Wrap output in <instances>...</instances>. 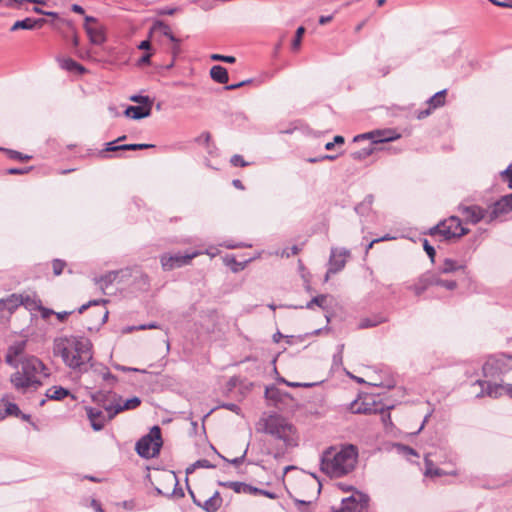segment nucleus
Masks as SVG:
<instances>
[{"instance_id": "f257e3e1", "label": "nucleus", "mask_w": 512, "mask_h": 512, "mask_svg": "<svg viewBox=\"0 0 512 512\" xmlns=\"http://www.w3.org/2000/svg\"><path fill=\"white\" fill-rule=\"evenodd\" d=\"M53 353L60 356L70 369L83 373L93 367L92 343L86 337L61 336L54 339Z\"/></svg>"}, {"instance_id": "f03ea898", "label": "nucleus", "mask_w": 512, "mask_h": 512, "mask_svg": "<svg viewBox=\"0 0 512 512\" xmlns=\"http://www.w3.org/2000/svg\"><path fill=\"white\" fill-rule=\"evenodd\" d=\"M358 459V449L352 444L329 447L321 455L322 472L330 477H342L352 472Z\"/></svg>"}, {"instance_id": "7ed1b4c3", "label": "nucleus", "mask_w": 512, "mask_h": 512, "mask_svg": "<svg viewBox=\"0 0 512 512\" xmlns=\"http://www.w3.org/2000/svg\"><path fill=\"white\" fill-rule=\"evenodd\" d=\"M17 368L10 380L14 388L21 393L37 390L42 385L41 379L50 375L49 369L35 356L21 357Z\"/></svg>"}, {"instance_id": "20e7f679", "label": "nucleus", "mask_w": 512, "mask_h": 512, "mask_svg": "<svg viewBox=\"0 0 512 512\" xmlns=\"http://www.w3.org/2000/svg\"><path fill=\"white\" fill-rule=\"evenodd\" d=\"M259 424L262 426L259 428V431L281 440L286 448L297 445L293 425L282 416L271 414L266 418H262Z\"/></svg>"}, {"instance_id": "39448f33", "label": "nucleus", "mask_w": 512, "mask_h": 512, "mask_svg": "<svg viewBox=\"0 0 512 512\" xmlns=\"http://www.w3.org/2000/svg\"><path fill=\"white\" fill-rule=\"evenodd\" d=\"M93 400L98 402L108 414V420L113 419L118 413L125 410H133L141 404L139 397H132L121 403L122 398L109 391H97L93 396Z\"/></svg>"}, {"instance_id": "423d86ee", "label": "nucleus", "mask_w": 512, "mask_h": 512, "mask_svg": "<svg viewBox=\"0 0 512 512\" xmlns=\"http://www.w3.org/2000/svg\"><path fill=\"white\" fill-rule=\"evenodd\" d=\"M162 444L161 429L153 426L147 435L136 442L135 450L140 457L149 459L159 454Z\"/></svg>"}, {"instance_id": "0eeeda50", "label": "nucleus", "mask_w": 512, "mask_h": 512, "mask_svg": "<svg viewBox=\"0 0 512 512\" xmlns=\"http://www.w3.org/2000/svg\"><path fill=\"white\" fill-rule=\"evenodd\" d=\"M468 233V229L462 226L460 218L456 216H451L448 219H445L439 222L436 226L432 227L429 230V234L441 235L445 240L450 238H459Z\"/></svg>"}, {"instance_id": "6e6552de", "label": "nucleus", "mask_w": 512, "mask_h": 512, "mask_svg": "<svg viewBox=\"0 0 512 512\" xmlns=\"http://www.w3.org/2000/svg\"><path fill=\"white\" fill-rule=\"evenodd\" d=\"M510 369H512V357L507 354L489 357L482 368L484 377L488 379H496Z\"/></svg>"}, {"instance_id": "1a4fd4ad", "label": "nucleus", "mask_w": 512, "mask_h": 512, "mask_svg": "<svg viewBox=\"0 0 512 512\" xmlns=\"http://www.w3.org/2000/svg\"><path fill=\"white\" fill-rule=\"evenodd\" d=\"M200 252L194 251L191 253L181 254V253H174V254H168L165 253L161 255L160 262L161 266L164 271H171L175 268H180L185 265H188L190 261L198 256Z\"/></svg>"}, {"instance_id": "9d476101", "label": "nucleus", "mask_w": 512, "mask_h": 512, "mask_svg": "<svg viewBox=\"0 0 512 512\" xmlns=\"http://www.w3.org/2000/svg\"><path fill=\"white\" fill-rule=\"evenodd\" d=\"M368 503V495L357 492L342 499L341 507L339 509H334V512H366Z\"/></svg>"}, {"instance_id": "9b49d317", "label": "nucleus", "mask_w": 512, "mask_h": 512, "mask_svg": "<svg viewBox=\"0 0 512 512\" xmlns=\"http://www.w3.org/2000/svg\"><path fill=\"white\" fill-rule=\"evenodd\" d=\"M84 29L92 44L101 45L105 42L106 37L104 27L96 18L92 16H86Z\"/></svg>"}, {"instance_id": "f8f14e48", "label": "nucleus", "mask_w": 512, "mask_h": 512, "mask_svg": "<svg viewBox=\"0 0 512 512\" xmlns=\"http://www.w3.org/2000/svg\"><path fill=\"white\" fill-rule=\"evenodd\" d=\"M369 138L372 140V144H380L385 142H390L397 140L400 138V134H398L394 130H378L372 131L365 134L358 135L354 138V141H359L360 139Z\"/></svg>"}, {"instance_id": "ddd939ff", "label": "nucleus", "mask_w": 512, "mask_h": 512, "mask_svg": "<svg viewBox=\"0 0 512 512\" xmlns=\"http://www.w3.org/2000/svg\"><path fill=\"white\" fill-rule=\"evenodd\" d=\"M350 256V251L346 248H332L329 257V272L338 273L346 265L347 258Z\"/></svg>"}, {"instance_id": "4468645a", "label": "nucleus", "mask_w": 512, "mask_h": 512, "mask_svg": "<svg viewBox=\"0 0 512 512\" xmlns=\"http://www.w3.org/2000/svg\"><path fill=\"white\" fill-rule=\"evenodd\" d=\"M124 139H126L125 135L119 137L118 139H116L114 141L106 143V148L100 152V155L102 157H106L107 152L126 151V150H143V149H148V148L154 147V145H152V144H144V143L143 144L142 143L141 144H121V145L117 144L119 141H122Z\"/></svg>"}, {"instance_id": "2eb2a0df", "label": "nucleus", "mask_w": 512, "mask_h": 512, "mask_svg": "<svg viewBox=\"0 0 512 512\" xmlns=\"http://www.w3.org/2000/svg\"><path fill=\"white\" fill-rule=\"evenodd\" d=\"M459 211L467 221L473 224H476L483 219L486 221L488 219V210L477 205L459 206Z\"/></svg>"}, {"instance_id": "dca6fc26", "label": "nucleus", "mask_w": 512, "mask_h": 512, "mask_svg": "<svg viewBox=\"0 0 512 512\" xmlns=\"http://www.w3.org/2000/svg\"><path fill=\"white\" fill-rule=\"evenodd\" d=\"M29 297H23L22 295L11 294L7 298L0 299V312L8 311L12 314L20 305H26Z\"/></svg>"}, {"instance_id": "f3484780", "label": "nucleus", "mask_w": 512, "mask_h": 512, "mask_svg": "<svg viewBox=\"0 0 512 512\" xmlns=\"http://www.w3.org/2000/svg\"><path fill=\"white\" fill-rule=\"evenodd\" d=\"M475 384L481 386V392L477 394V397L487 395L492 398H498L502 395L504 389L502 384L492 383L489 380H477Z\"/></svg>"}, {"instance_id": "a211bd4d", "label": "nucleus", "mask_w": 512, "mask_h": 512, "mask_svg": "<svg viewBox=\"0 0 512 512\" xmlns=\"http://www.w3.org/2000/svg\"><path fill=\"white\" fill-rule=\"evenodd\" d=\"M46 23L44 18H31L27 17L22 20L16 21L10 28V31H16L19 29L24 30H35L41 28Z\"/></svg>"}, {"instance_id": "6ab92c4d", "label": "nucleus", "mask_w": 512, "mask_h": 512, "mask_svg": "<svg viewBox=\"0 0 512 512\" xmlns=\"http://www.w3.org/2000/svg\"><path fill=\"white\" fill-rule=\"evenodd\" d=\"M25 346V341H20L11 345L8 348L7 354L5 356L6 363L9 364L10 366L18 367L19 361L17 360V358L24 353Z\"/></svg>"}, {"instance_id": "aec40b11", "label": "nucleus", "mask_w": 512, "mask_h": 512, "mask_svg": "<svg viewBox=\"0 0 512 512\" xmlns=\"http://www.w3.org/2000/svg\"><path fill=\"white\" fill-rule=\"evenodd\" d=\"M488 219L487 223H491L495 220H497L502 215H505L509 212H511L510 209H508V206L506 204V201H504V197L496 201L491 207L488 209Z\"/></svg>"}, {"instance_id": "412c9836", "label": "nucleus", "mask_w": 512, "mask_h": 512, "mask_svg": "<svg viewBox=\"0 0 512 512\" xmlns=\"http://www.w3.org/2000/svg\"><path fill=\"white\" fill-rule=\"evenodd\" d=\"M220 486L232 489L235 493L257 495L258 488L250 484L238 481L219 482Z\"/></svg>"}, {"instance_id": "4be33fe9", "label": "nucleus", "mask_w": 512, "mask_h": 512, "mask_svg": "<svg viewBox=\"0 0 512 512\" xmlns=\"http://www.w3.org/2000/svg\"><path fill=\"white\" fill-rule=\"evenodd\" d=\"M150 33L152 35L164 36L167 39H169L172 43L180 42V39L172 33L170 26L162 21H156L151 27Z\"/></svg>"}, {"instance_id": "5701e85b", "label": "nucleus", "mask_w": 512, "mask_h": 512, "mask_svg": "<svg viewBox=\"0 0 512 512\" xmlns=\"http://www.w3.org/2000/svg\"><path fill=\"white\" fill-rule=\"evenodd\" d=\"M87 416L91 422V427L93 428V430L100 431L104 428L106 423V417L103 411L97 408H88Z\"/></svg>"}, {"instance_id": "b1692460", "label": "nucleus", "mask_w": 512, "mask_h": 512, "mask_svg": "<svg viewBox=\"0 0 512 512\" xmlns=\"http://www.w3.org/2000/svg\"><path fill=\"white\" fill-rule=\"evenodd\" d=\"M430 286H432L431 273H425L421 275L417 281L408 286L417 296L423 294Z\"/></svg>"}, {"instance_id": "393cba45", "label": "nucleus", "mask_w": 512, "mask_h": 512, "mask_svg": "<svg viewBox=\"0 0 512 512\" xmlns=\"http://www.w3.org/2000/svg\"><path fill=\"white\" fill-rule=\"evenodd\" d=\"M152 107L150 106H128L124 114L135 120L143 119L151 115Z\"/></svg>"}, {"instance_id": "a878e982", "label": "nucleus", "mask_w": 512, "mask_h": 512, "mask_svg": "<svg viewBox=\"0 0 512 512\" xmlns=\"http://www.w3.org/2000/svg\"><path fill=\"white\" fill-rule=\"evenodd\" d=\"M222 505V498L220 493L216 491L211 497H209L204 503H202L201 508L206 512H216Z\"/></svg>"}, {"instance_id": "bb28decb", "label": "nucleus", "mask_w": 512, "mask_h": 512, "mask_svg": "<svg viewBox=\"0 0 512 512\" xmlns=\"http://www.w3.org/2000/svg\"><path fill=\"white\" fill-rule=\"evenodd\" d=\"M60 67L69 72H74L77 74H82L85 72V68L71 58H62L59 59Z\"/></svg>"}, {"instance_id": "cd10ccee", "label": "nucleus", "mask_w": 512, "mask_h": 512, "mask_svg": "<svg viewBox=\"0 0 512 512\" xmlns=\"http://www.w3.org/2000/svg\"><path fill=\"white\" fill-rule=\"evenodd\" d=\"M211 78L220 84H225L228 82V72L227 69L221 65H215L210 70Z\"/></svg>"}, {"instance_id": "c85d7f7f", "label": "nucleus", "mask_w": 512, "mask_h": 512, "mask_svg": "<svg viewBox=\"0 0 512 512\" xmlns=\"http://www.w3.org/2000/svg\"><path fill=\"white\" fill-rule=\"evenodd\" d=\"M386 321H387L386 317H384L382 315H374L372 317H367V318L361 319L358 324V328L359 329L372 328V327H376L379 324H382Z\"/></svg>"}, {"instance_id": "c756f323", "label": "nucleus", "mask_w": 512, "mask_h": 512, "mask_svg": "<svg viewBox=\"0 0 512 512\" xmlns=\"http://www.w3.org/2000/svg\"><path fill=\"white\" fill-rule=\"evenodd\" d=\"M447 90L443 89L437 93H435L433 96H431L427 100V104L432 110L437 109L439 107H442L445 105V96H446Z\"/></svg>"}, {"instance_id": "7c9ffc66", "label": "nucleus", "mask_w": 512, "mask_h": 512, "mask_svg": "<svg viewBox=\"0 0 512 512\" xmlns=\"http://www.w3.org/2000/svg\"><path fill=\"white\" fill-rule=\"evenodd\" d=\"M374 201L373 195L369 194L367 195L364 200L355 206L354 210L355 212L360 216H365L368 214V212L372 208V204Z\"/></svg>"}, {"instance_id": "2f4dec72", "label": "nucleus", "mask_w": 512, "mask_h": 512, "mask_svg": "<svg viewBox=\"0 0 512 512\" xmlns=\"http://www.w3.org/2000/svg\"><path fill=\"white\" fill-rule=\"evenodd\" d=\"M117 276L118 272L111 271L99 278H95V283L99 285L102 291H104L109 285H111L116 280Z\"/></svg>"}, {"instance_id": "473e14b6", "label": "nucleus", "mask_w": 512, "mask_h": 512, "mask_svg": "<svg viewBox=\"0 0 512 512\" xmlns=\"http://www.w3.org/2000/svg\"><path fill=\"white\" fill-rule=\"evenodd\" d=\"M69 391L63 387L54 386L46 391V397L52 400H62L68 396Z\"/></svg>"}, {"instance_id": "72a5a7b5", "label": "nucleus", "mask_w": 512, "mask_h": 512, "mask_svg": "<svg viewBox=\"0 0 512 512\" xmlns=\"http://www.w3.org/2000/svg\"><path fill=\"white\" fill-rule=\"evenodd\" d=\"M432 286L437 285L444 287L447 290H454L457 283L454 280H443L438 275L431 273Z\"/></svg>"}, {"instance_id": "f704fd0d", "label": "nucleus", "mask_w": 512, "mask_h": 512, "mask_svg": "<svg viewBox=\"0 0 512 512\" xmlns=\"http://www.w3.org/2000/svg\"><path fill=\"white\" fill-rule=\"evenodd\" d=\"M462 268L456 261L452 259H445L443 264L439 268L440 273L448 274Z\"/></svg>"}, {"instance_id": "c9c22d12", "label": "nucleus", "mask_w": 512, "mask_h": 512, "mask_svg": "<svg viewBox=\"0 0 512 512\" xmlns=\"http://www.w3.org/2000/svg\"><path fill=\"white\" fill-rule=\"evenodd\" d=\"M350 410L354 414H367L370 413L371 408L363 402L353 401L350 405Z\"/></svg>"}, {"instance_id": "e433bc0d", "label": "nucleus", "mask_w": 512, "mask_h": 512, "mask_svg": "<svg viewBox=\"0 0 512 512\" xmlns=\"http://www.w3.org/2000/svg\"><path fill=\"white\" fill-rule=\"evenodd\" d=\"M327 295L321 294L313 297L305 306L307 309H312L314 305L319 306L322 309H325L324 303L326 302Z\"/></svg>"}, {"instance_id": "4c0bfd02", "label": "nucleus", "mask_w": 512, "mask_h": 512, "mask_svg": "<svg viewBox=\"0 0 512 512\" xmlns=\"http://www.w3.org/2000/svg\"><path fill=\"white\" fill-rule=\"evenodd\" d=\"M215 466L210 463L207 459H200L194 462L190 467L186 469V473H192L197 468H214Z\"/></svg>"}, {"instance_id": "58836bf2", "label": "nucleus", "mask_w": 512, "mask_h": 512, "mask_svg": "<svg viewBox=\"0 0 512 512\" xmlns=\"http://www.w3.org/2000/svg\"><path fill=\"white\" fill-rule=\"evenodd\" d=\"M0 150L6 151L9 158L14 159V160L27 161V160L31 159V156L23 154L16 150L3 149V148H0Z\"/></svg>"}, {"instance_id": "ea45409f", "label": "nucleus", "mask_w": 512, "mask_h": 512, "mask_svg": "<svg viewBox=\"0 0 512 512\" xmlns=\"http://www.w3.org/2000/svg\"><path fill=\"white\" fill-rule=\"evenodd\" d=\"M372 145L373 144L371 143L370 147L363 148V149H361L359 151H356V152L352 153V158L356 159V160H361V159H364V158L370 156L373 153V150H374Z\"/></svg>"}, {"instance_id": "a19ab883", "label": "nucleus", "mask_w": 512, "mask_h": 512, "mask_svg": "<svg viewBox=\"0 0 512 512\" xmlns=\"http://www.w3.org/2000/svg\"><path fill=\"white\" fill-rule=\"evenodd\" d=\"M130 100L136 103H139V106H150L152 107L153 101L149 96L143 95H133L130 97Z\"/></svg>"}, {"instance_id": "79ce46f5", "label": "nucleus", "mask_w": 512, "mask_h": 512, "mask_svg": "<svg viewBox=\"0 0 512 512\" xmlns=\"http://www.w3.org/2000/svg\"><path fill=\"white\" fill-rule=\"evenodd\" d=\"M100 374L102 376V379L108 382L110 386H113L117 382V377L110 373V371L106 367H103L101 369Z\"/></svg>"}, {"instance_id": "37998d69", "label": "nucleus", "mask_w": 512, "mask_h": 512, "mask_svg": "<svg viewBox=\"0 0 512 512\" xmlns=\"http://www.w3.org/2000/svg\"><path fill=\"white\" fill-rule=\"evenodd\" d=\"M305 32V28L300 26L297 30H296V33H295V37H294V40L292 42V48L294 50L298 49L300 47V44H301V41H302V36Z\"/></svg>"}, {"instance_id": "c03bdc74", "label": "nucleus", "mask_w": 512, "mask_h": 512, "mask_svg": "<svg viewBox=\"0 0 512 512\" xmlns=\"http://www.w3.org/2000/svg\"><path fill=\"white\" fill-rule=\"evenodd\" d=\"M5 406H6L5 411H7V416H9V415L19 416L21 414V411L17 404L6 401Z\"/></svg>"}, {"instance_id": "a18cd8bd", "label": "nucleus", "mask_w": 512, "mask_h": 512, "mask_svg": "<svg viewBox=\"0 0 512 512\" xmlns=\"http://www.w3.org/2000/svg\"><path fill=\"white\" fill-rule=\"evenodd\" d=\"M108 303V300L107 299H97V300H91L89 301L88 303L86 304H83L79 309H78V312L80 314H82L85 310H87L90 306H97V305H100V304H106Z\"/></svg>"}, {"instance_id": "49530a36", "label": "nucleus", "mask_w": 512, "mask_h": 512, "mask_svg": "<svg viewBox=\"0 0 512 512\" xmlns=\"http://www.w3.org/2000/svg\"><path fill=\"white\" fill-rule=\"evenodd\" d=\"M265 396L267 399L277 401L280 398V391L276 387L266 388Z\"/></svg>"}, {"instance_id": "de8ad7c7", "label": "nucleus", "mask_w": 512, "mask_h": 512, "mask_svg": "<svg viewBox=\"0 0 512 512\" xmlns=\"http://www.w3.org/2000/svg\"><path fill=\"white\" fill-rule=\"evenodd\" d=\"M66 263L63 260L60 259H54L52 263L53 272L56 276L60 275L63 272V269L65 268Z\"/></svg>"}, {"instance_id": "09e8293b", "label": "nucleus", "mask_w": 512, "mask_h": 512, "mask_svg": "<svg viewBox=\"0 0 512 512\" xmlns=\"http://www.w3.org/2000/svg\"><path fill=\"white\" fill-rule=\"evenodd\" d=\"M300 251V248L297 245H293L291 247L285 248L281 251V257L289 258L291 256L297 255Z\"/></svg>"}, {"instance_id": "8fccbe9b", "label": "nucleus", "mask_w": 512, "mask_h": 512, "mask_svg": "<svg viewBox=\"0 0 512 512\" xmlns=\"http://www.w3.org/2000/svg\"><path fill=\"white\" fill-rule=\"evenodd\" d=\"M344 349V344H339L337 346V353L333 356V366L342 365V353Z\"/></svg>"}, {"instance_id": "3c124183", "label": "nucleus", "mask_w": 512, "mask_h": 512, "mask_svg": "<svg viewBox=\"0 0 512 512\" xmlns=\"http://www.w3.org/2000/svg\"><path fill=\"white\" fill-rule=\"evenodd\" d=\"M230 163L235 167H245L248 163L243 159L241 155L235 154L231 157Z\"/></svg>"}, {"instance_id": "603ef678", "label": "nucleus", "mask_w": 512, "mask_h": 512, "mask_svg": "<svg viewBox=\"0 0 512 512\" xmlns=\"http://www.w3.org/2000/svg\"><path fill=\"white\" fill-rule=\"evenodd\" d=\"M248 447H249V444L247 445L246 449L244 450L243 454L239 457H236L232 460H228L227 458L222 457L223 460L227 461V462H230L232 465L234 466H239L240 464H242L245 460V457H246V454H247V451H248Z\"/></svg>"}, {"instance_id": "864d4df0", "label": "nucleus", "mask_w": 512, "mask_h": 512, "mask_svg": "<svg viewBox=\"0 0 512 512\" xmlns=\"http://www.w3.org/2000/svg\"><path fill=\"white\" fill-rule=\"evenodd\" d=\"M211 59L214 61H222L226 63H234L236 61L234 56H226L221 54H212Z\"/></svg>"}, {"instance_id": "5fc2aeb1", "label": "nucleus", "mask_w": 512, "mask_h": 512, "mask_svg": "<svg viewBox=\"0 0 512 512\" xmlns=\"http://www.w3.org/2000/svg\"><path fill=\"white\" fill-rule=\"evenodd\" d=\"M501 176L505 181L508 182L510 188H512V164H510L504 171L501 172Z\"/></svg>"}, {"instance_id": "6e6d98bb", "label": "nucleus", "mask_w": 512, "mask_h": 512, "mask_svg": "<svg viewBox=\"0 0 512 512\" xmlns=\"http://www.w3.org/2000/svg\"><path fill=\"white\" fill-rule=\"evenodd\" d=\"M423 248H424L425 252L427 253V255L429 256V258L431 259V261H434L436 251H435L434 247L429 244L427 239H425L423 242Z\"/></svg>"}, {"instance_id": "4d7b16f0", "label": "nucleus", "mask_w": 512, "mask_h": 512, "mask_svg": "<svg viewBox=\"0 0 512 512\" xmlns=\"http://www.w3.org/2000/svg\"><path fill=\"white\" fill-rule=\"evenodd\" d=\"M280 382L286 384L289 387L297 388V387H312L315 384L314 383H300V382H290L285 380L284 378L280 379Z\"/></svg>"}, {"instance_id": "13d9d810", "label": "nucleus", "mask_w": 512, "mask_h": 512, "mask_svg": "<svg viewBox=\"0 0 512 512\" xmlns=\"http://www.w3.org/2000/svg\"><path fill=\"white\" fill-rule=\"evenodd\" d=\"M152 52L144 53L137 61L138 66L148 65L151 62Z\"/></svg>"}, {"instance_id": "bf43d9fd", "label": "nucleus", "mask_w": 512, "mask_h": 512, "mask_svg": "<svg viewBox=\"0 0 512 512\" xmlns=\"http://www.w3.org/2000/svg\"><path fill=\"white\" fill-rule=\"evenodd\" d=\"M171 477H172V479H173V481L175 483V489L173 490V495L178 497V498L184 497L183 489L182 488H179V489L177 488V486H178V479H177L176 475L173 473Z\"/></svg>"}, {"instance_id": "052dcab7", "label": "nucleus", "mask_w": 512, "mask_h": 512, "mask_svg": "<svg viewBox=\"0 0 512 512\" xmlns=\"http://www.w3.org/2000/svg\"><path fill=\"white\" fill-rule=\"evenodd\" d=\"M490 3L498 6V7H503V8H512V0H504V1H499V0H488Z\"/></svg>"}, {"instance_id": "680f3d73", "label": "nucleus", "mask_w": 512, "mask_h": 512, "mask_svg": "<svg viewBox=\"0 0 512 512\" xmlns=\"http://www.w3.org/2000/svg\"><path fill=\"white\" fill-rule=\"evenodd\" d=\"M252 80L251 79H247V80H244V81H241L239 83H235V84H230V85H226L225 86V89L226 90H235V89H238L240 87H243L249 83H251Z\"/></svg>"}, {"instance_id": "e2e57ef3", "label": "nucleus", "mask_w": 512, "mask_h": 512, "mask_svg": "<svg viewBox=\"0 0 512 512\" xmlns=\"http://www.w3.org/2000/svg\"><path fill=\"white\" fill-rule=\"evenodd\" d=\"M31 169H32V167H28V168H10V169L7 170V173L11 174V175H19V174H25V173L29 172Z\"/></svg>"}, {"instance_id": "0e129e2a", "label": "nucleus", "mask_w": 512, "mask_h": 512, "mask_svg": "<svg viewBox=\"0 0 512 512\" xmlns=\"http://www.w3.org/2000/svg\"><path fill=\"white\" fill-rule=\"evenodd\" d=\"M432 108L428 107L427 109H424V110H420L416 113V118L418 120H422V119H425L426 117H428L431 113H432Z\"/></svg>"}, {"instance_id": "69168bd1", "label": "nucleus", "mask_w": 512, "mask_h": 512, "mask_svg": "<svg viewBox=\"0 0 512 512\" xmlns=\"http://www.w3.org/2000/svg\"><path fill=\"white\" fill-rule=\"evenodd\" d=\"M398 449L403 451L406 455H414V456H417V453L416 451L409 447V446H405V445H397Z\"/></svg>"}, {"instance_id": "338daca9", "label": "nucleus", "mask_w": 512, "mask_h": 512, "mask_svg": "<svg viewBox=\"0 0 512 512\" xmlns=\"http://www.w3.org/2000/svg\"><path fill=\"white\" fill-rule=\"evenodd\" d=\"M296 503L299 505L300 512H310L309 511L310 502H306L303 500H296Z\"/></svg>"}, {"instance_id": "774afa93", "label": "nucleus", "mask_w": 512, "mask_h": 512, "mask_svg": "<svg viewBox=\"0 0 512 512\" xmlns=\"http://www.w3.org/2000/svg\"><path fill=\"white\" fill-rule=\"evenodd\" d=\"M138 49L145 50L146 52H150L151 50V42L149 40H143L138 45Z\"/></svg>"}]
</instances>
